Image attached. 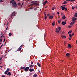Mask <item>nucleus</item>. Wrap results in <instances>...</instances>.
Wrapping results in <instances>:
<instances>
[{
    "mask_svg": "<svg viewBox=\"0 0 77 77\" xmlns=\"http://www.w3.org/2000/svg\"><path fill=\"white\" fill-rule=\"evenodd\" d=\"M12 6L14 8H16V7L18 6V5L17 4V3L15 1L13 2L12 3Z\"/></svg>",
    "mask_w": 77,
    "mask_h": 77,
    "instance_id": "1",
    "label": "nucleus"
},
{
    "mask_svg": "<svg viewBox=\"0 0 77 77\" xmlns=\"http://www.w3.org/2000/svg\"><path fill=\"white\" fill-rule=\"evenodd\" d=\"M72 20L73 23H75V22L77 20V19H76V18H75V17H73L72 18Z\"/></svg>",
    "mask_w": 77,
    "mask_h": 77,
    "instance_id": "2",
    "label": "nucleus"
},
{
    "mask_svg": "<svg viewBox=\"0 0 77 77\" xmlns=\"http://www.w3.org/2000/svg\"><path fill=\"white\" fill-rule=\"evenodd\" d=\"M29 68H30L29 67H26V68H25L24 69L25 71L26 72H27V71H29Z\"/></svg>",
    "mask_w": 77,
    "mask_h": 77,
    "instance_id": "3",
    "label": "nucleus"
},
{
    "mask_svg": "<svg viewBox=\"0 0 77 77\" xmlns=\"http://www.w3.org/2000/svg\"><path fill=\"white\" fill-rule=\"evenodd\" d=\"M12 16H15V12H14L11 15V18H12Z\"/></svg>",
    "mask_w": 77,
    "mask_h": 77,
    "instance_id": "4",
    "label": "nucleus"
},
{
    "mask_svg": "<svg viewBox=\"0 0 77 77\" xmlns=\"http://www.w3.org/2000/svg\"><path fill=\"white\" fill-rule=\"evenodd\" d=\"M66 22L63 21L62 22L61 24H62V25H65V24H66Z\"/></svg>",
    "mask_w": 77,
    "mask_h": 77,
    "instance_id": "5",
    "label": "nucleus"
},
{
    "mask_svg": "<svg viewBox=\"0 0 77 77\" xmlns=\"http://www.w3.org/2000/svg\"><path fill=\"white\" fill-rule=\"evenodd\" d=\"M31 5H37V6H38L39 5V4H38L37 3H34L32 4Z\"/></svg>",
    "mask_w": 77,
    "mask_h": 77,
    "instance_id": "6",
    "label": "nucleus"
},
{
    "mask_svg": "<svg viewBox=\"0 0 77 77\" xmlns=\"http://www.w3.org/2000/svg\"><path fill=\"white\" fill-rule=\"evenodd\" d=\"M29 71L30 72H32L33 71H34V69H29Z\"/></svg>",
    "mask_w": 77,
    "mask_h": 77,
    "instance_id": "7",
    "label": "nucleus"
},
{
    "mask_svg": "<svg viewBox=\"0 0 77 77\" xmlns=\"http://www.w3.org/2000/svg\"><path fill=\"white\" fill-rule=\"evenodd\" d=\"M70 56V54H69V53H67L66 54V57H69Z\"/></svg>",
    "mask_w": 77,
    "mask_h": 77,
    "instance_id": "8",
    "label": "nucleus"
},
{
    "mask_svg": "<svg viewBox=\"0 0 77 77\" xmlns=\"http://www.w3.org/2000/svg\"><path fill=\"white\" fill-rule=\"evenodd\" d=\"M54 17L53 16H50L49 17V19H52V18Z\"/></svg>",
    "mask_w": 77,
    "mask_h": 77,
    "instance_id": "9",
    "label": "nucleus"
},
{
    "mask_svg": "<svg viewBox=\"0 0 77 77\" xmlns=\"http://www.w3.org/2000/svg\"><path fill=\"white\" fill-rule=\"evenodd\" d=\"M66 17H65V15H64L63 16V17L62 18V20H64L65 19V18H66Z\"/></svg>",
    "mask_w": 77,
    "mask_h": 77,
    "instance_id": "10",
    "label": "nucleus"
},
{
    "mask_svg": "<svg viewBox=\"0 0 77 77\" xmlns=\"http://www.w3.org/2000/svg\"><path fill=\"white\" fill-rule=\"evenodd\" d=\"M21 48L20 47L16 51H21Z\"/></svg>",
    "mask_w": 77,
    "mask_h": 77,
    "instance_id": "11",
    "label": "nucleus"
},
{
    "mask_svg": "<svg viewBox=\"0 0 77 77\" xmlns=\"http://www.w3.org/2000/svg\"><path fill=\"white\" fill-rule=\"evenodd\" d=\"M7 75H9V76H10V75H12V74H11V73L10 72H8V74H7Z\"/></svg>",
    "mask_w": 77,
    "mask_h": 77,
    "instance_id": "12",
    "label": "nucleus"
},
{
    "mask_svg": "<svg viewBox=\"0 0 77 77\" xmlns=\"http://www.w3.org/2000/svg\"><path fill=\"white\" fill-rule=\"evenodd\" d=\"M37 75H38V74L35 73L34 75H33V77H37Z\"/></svg>",
    "mask_w": 77,
    "mask_h": 77,
    "instance_id": "13",
    "label": "nucleus"
},
{
    "mask_svg": "<svg viewBox=\"0 0 77 77\" xmlns=\"http://www.w3.org/2000/svg\"><path fill=\"white\" fill-rule=\"evenodd\" d=\"M35 65H30L29 66V67L30 68H33V67Z\"/></svg>",
    "mask_w": 77,
    "mask_h": 77,
    "instance_id": "14",
    "label": "nucleus"
},
{
    "mask_svg": "<svg viewBox=\"0 0 77 77\" xmlns=\"http://www.w3.org/2000/svg\"><path fill=\"white\" fill-rule=\"evenodd\" d=\"M61 37L63 38H66V35H61Z\"/></svg>",
    "mask_w": 77,
    "mask_h": 77,
    "instance_id": "15",
    "label": "nucleus"
},
{
    "mask_svg": "<svg viewBox=\"0 0 77 77\" xmlns=\"http://www.w3.org/2000/svg\"><path fill=\"white\" fill-rule=\"evenodd\" d=\"M25 66H24V67H20V69H25Z\"/></svg>",
    "mask_w": 77,
    "mask_h": 77,
    "instance_id": "16",
    "label": "nucleus"
},
{
    "mask_svg": "<svg viewBox=\"0 0 77 77\" xmlns=\"http://www.w3.org/2000/svg\"><path fill=\"white\" fill-rule=\"evenodd\" d=\"M61 21H62V20L61 19H60L59 20H58V22L59 24H60V23H61Z\"/></svg>",
    "mask_w": 77,
    "mask_h": 77,
    "instance_id": "17",
    "label": "nucleus"
},
{
    "mask_svg": "<svg viewBox=\"0 0 77 77\" xmlns=\"http://www.w3.org/2000/svg\"><path fill=\"white\" fill-rule=\"evenodd\" d=\"M61 9L62 10H64L65 9V7H62Z\"/></svg>",
    "mask_w": 77,
    "mask_h": 77,
    "instance_id": "18",
    "label": "nucleus"
},
{
    "mask_svg": "<svg viewBox=\"0 0 77 77\" xmlns=\"http://www.w3.org/2000/svg\"><path fill=\"white\" fill-rule=\"evenodd\" d=\"M37 65H38V66H39V67H41V64H39V63H37Z\"/></svg>",
    "mask_w": 77,
    "mask_h": 77,
    "instance_id": "19",
    "label": "nucleus"
},
{
    "mask_svg": "<svg viewBox=\"0 0 77 77\" xmlns=\"http://www.w3.org/2000/svg\"><path fill=\"white\" fill-rule=\"evenodd\" d=\"M36 2H37V1H33L32 2H31V3H36Z\"/></svg>",
    "mask_w": 77,
    "mask_h": 77,
    "instance_id": "20",
    "label": "nucleus"
},
{
    "mask_svg": "<svg viewBox=\"0 0 77 77\" xmlns=\"http://www.w3.org/2000/svg\"><path fill=\"white\" fill-rule=\"evenodd\" d=\"M58 29L60 31V32H61V31H62V30H61V28H60V27H59Z\"/></svg>",
    "mask_w": 77,
    "mask_h": 77,
    "instance_id": "21",
    "label": "nucleus"
},
{
    "mask_svg": "<svg viewBox=\"0 0 77 77\" xmlns=\"http://www.w3.org/2000/svg\"><path fill=\"white\" fill-rule=\"evenodd\" d=\"M68 47H69V48H71V47H72L71 46V45L69 44L68 45Z\"/></svg>",
    "mask_w": 77,
    "mask_h": 77,
    "instance_id": "22",
    "label": "nucleus"
},
{
    "mask_svg": "<svg viewBox=\"0 0 77 77\" xmlns=\"http://www.w3.org/2000/svg\"><path fill=\"white\" fill-rule=\"evenodd\" d=\"M10 70V69H9V68H8L6 71L7 72H9V71Z\"/></svg>",
    "mask_w": 77,
    "mask_h": 77,
    "instance_id": "23",
    "label": "nucleus"
},
{
    "mask_svg": "<svg viewBox=\"0 0 77 77\" xmlns=\"http://www.w3.org/2000/svg\"><path fill=\"white\" fill-rule=\"evenodd\" d=\"M3 33L2 32L1 33V35H2V36L1 37V38H3V36H4V34H2Z\"/></svg>",
    "mask_w": 77,
    "mask_h": 77,
    "instance_id": "24",
    "label": "nucleus"
},
{
    "mask_svg": "<svg viewBox=\"0 0 77 77\" xmlns=\"http://www.w3.org/2000/svg\"><path fill=\"white\" fill-rule=\"evenodd\" d=\"M52 26H54L55 25V22H53L52 24Z\"/></svg>",
    "mask_w": 77,
    "mask_h": 77,
    "instance_id": "25",
    "label": "nucleus"
},
{
    "mask_svg": "<svg viewBox=\"0 0 77 77\" xmlns=\"http://www.w3.org/2000/svg\"><path fill=\"white\" fill-rule=\"evenodd\" d=\"M9 36H12V33H11V32H10L9 34Z\"/></svg>",
    "mask_w": 77,
    "mask_h": 77,
    "instance_id": "26",
    "label": "nucleus"
},
{
    "mask_svg": "<svg viewBox=\"0 0 77 77\" xmlns=\"http://www.w3.org/2000/svg\"><path fill=\"white\" fill-rule=\"evenodd\" d=\"M75 17H77V12L75 14V15H74Z\"/></svg>",
    "mask_w": 77,
    "mask_h": 77,
    "instance_id": "27",
    "label": "nucleus"
},
{
    "mask_svg": "<svg viewBox=\"0 0 77 77\" xmlns=\"http://www.w3.org/2000/svg\"><path fill=\"white\" fill-rule=\"evenodd\" d=\"M74 23H73L72 22H71V23H70V25L71 26H72V25H73V24H74Z\"/></svg>",
    "mask_w": 77,
    "mask_h": 77,
    "instance_id": "28",
    "label": "nucleus"
},
{
    "mask_svg": "<svg viewBox=\"0 0 77 77\" xmlns=\"http://www.w3.org/2000/svg\"><path fill=\"white\" fill-rule=\"evenodd\" d=\"M69 36L70 38H72V35H71V34H70L69 35Z\"/></svg>",
    "mask_w": 77,
    "mask_h": 77,
    "instance_id": "29",
    "label": "nucleus"
},
{
    "mask_svg": "<svg viewBox=\"0 0 77 77\" xmlns=\"http://www.w3.org/2000/svg\"><path fill=\"white\" fill-rule=\"evenodd\" d=\"M18 6H21V3H18Z\"/></svg>",
    "mask_w": 77,
    "mask_h": 77,
    "instance_id": "30",
    "label": "nucleus"
},
{
    "mask_svg": "<svg viewBox=\"0 0 77 77\" xmlns=\"http://www.w3.org/2000/svg\"><path fill=\"white\" fill-rule=\"evenodd\" d=\"M72 31H70L68 32V34H69L70 33H72Z\"/></svg>",
    "mask_w": 77,
    "mask_h": 77,
    "instance_id": "31",
    "label": "nucleus"
},
{
    "mask_svg": "<svg viewBox=\"0 0 77 77\" xmlns=\"http://www.w3.org/2000/svg\"><path fill=\"white\" fill-rule=\"evenodd\" d=\"M7 72V71H6L5 72V75H6L7 74V72Z\"/></svg>",
    "mask_w": 77,
    "mask_h": 77,
    "instance_id": "32",
    "label": "nucleus"
},
{
    "mask_svg": "<svg viewBox=\"0 0 77 77\" xmlns=\"http://www.w3.org/2000/svg\"><path fill=\"white\" fill-rule=\"evenodd\" d=\"M23 3H24V2H23L22 3V5H21V8H22V7H23Z\"/></svg>",
    "mask_w": 77,
    "mask_h": 77,
    "instance_id": "33",
    "label": "nucleus"
},
{
    "mask_svg": "<svg viewBox=\"0 0 77 77\" xmlns=\"http://www.w3.org/2000/svg\"><path fill=\"white\" fill-rule=\"evenodd\" d=\"M45 20H47V16H45Z\"/></svg>",
    "mask_w": 77,
    "mask_h": 77,
    "instance_id": "34",
    "label": "nucleus"
},
{
    "mask_svg": "<svg viewBox=\"0 0 77 77\" xmlns=\"http://www.w3.org/2000/svg\"><path fill=\"white\" fill-rule=\"evenodd\" d=\"M75 0H70V1L71 2H74V1H75Z\"/></svg>",
    "mask_w": 77,
    "mask_h": 77,
    "instance_id": "35",
    "label": "nucleus"
},
{
    "mask_svg": "<svg viewBox=\"0 0 77 77\" xmlns=\"http://www.w3.org/2000/svg\"><path fill=\"white\" fill-rule=\"evenodd\" d=\"M63 3H64V4H66V3H67V2H66V1H64L63 2Z\"/></svg>",
    "mask_w": 77,
    "mask_h": 77,
    "instance_id": "36",
    "label": "nucleus"
},
{
    "mask_svg": "<svg viewBox=\"0 0 77 77\" xmlns=\"http://www.w3.org/2000/svg\"><path fill=\"white\" fill-rule=\"evenodd\" d=\"M14 2L13 0L11 1L10 2V3H12V2Z\"/></svg>",
    "mask_w": 77,
    "mask_h": 77,
    "instance_id": "37",
    "label": "nucleus"
},
{
    "mask_svg": "<svg viewBox=\"0 0 77 77\" xmlns=\"http://www.w3.org/2000/svg\"><path fill=\"white\" fill-rule=\"evenodd\" d=\"M65 9V11H66L67 10H68V9L65 7V8L64 9Z\"/></svg>",
    "mask_w": 77,
    "mask_h": 77,
    "instance_id": "38",
    "label": "nucleus"
},
{
    "mask_svg": "<svg viewBox=\"0 0 77 77\" xmlns=\"http://www.w3.org/2000/svg\"><path fill=\"white\" fill-rule=\"evenodd\" d=\"M72 9H74V8H75V7H74L73 6H72Z\"/></svg>",
    "mask_w": 77,
    "mask_h": 77,
    "instance_id": "39",
    "label": "nucleus"
},
{
    "mask_svg": "<svg viewBox=\"0 0 77 77\" xmlns=\"http://www.w3.org/2000/svg\"><path fill=\"white\" fill-rule=\"evenodd\" d=\"M56 32L59 33V31H56Z\"/></svg>",
    "mask_w": 77,
    "mask_h": 77,
    "instance_id": "40",
    "label": "nucleus"
},
{
    "mask_svg": "<svg viewBox=\"0 0 77 77\" xmlns=\"http://www.w3.org/2000/svg\"><path fill=\"white\" fill-rule=\"evenodd\" d=\"M0 40H1V41H2L3 40V38L2 37H0Z\"/></svg>",
    "mask_w": 77,
    "mask_h": 77,
    "instance_id": "41",
    "label": "nucleus"
},
{
    "mask_svg": "<svg viewBox=\"0 0 77 77\" xmlns=\"http://www.w3.org/2000/svg\"><path fill=\"white\" fill-rule=\"evenodd\" d=\"M2 47H3V44H2V45L0 46V49H1Z\"/></svg>",
    "mask_w": 77,
    "mask_h": 77,
    "instance_id": "42",
    "label": "nucleus"
},
{
    "mask_svg": "<svg viewBox=\"0 0 77 77\" xmlns=\"http://www.w3.org/2000/svg\"><path fill=\"white\" fill-rule=\"evenodd\" d=\"M68 27H69V28H71V26H69Z\"/></svg>",
    "mask_w": 77,
    "mask_h": 77,
    "instance_id": "43",
    "label": "nucleus"
},
{
    "mask_svg": "<svg viewBox=\"0 0 77 77\" xmlns=\"http://www.w3.org/2000/svg\"><path fill=\"white\" fill-rule=\"evenodd\" d=\"M44 15H45V16L46 15V13L45 12H44Z\"/></svg>",
    "mask_w": 77,
    "mask_h": 77,
    "instance_id": "44",
    "label": "nucleus"
},
{
    "mask_svg": "<svg viewBox=\"0 0 77 77\" xmlns=\"http://www.w3.org/2000/svg\"><path fill=\"white\" fill-rule=\"evenodd\" d=\"M47 1H46L45 2V3H47Z\"/></svg>",
    "mask_w": 77,
    "mask_h": 77,
    "instance_id": "45",
    "label": "nucleus"
},
{
    "mask_svg": "<svg viewBox=\"0 0 77 77\" xmlns=\"http://www.w3.org/2000/svg\"><path fill=\"white\" fill-rule=\"evenodd\" d=\"M57 15H59V12H57Z\"/></svg>",
    "mask_w": 77,
    "mask_h": 77,
    "instance_id": "46",
    "label": "nucleus"
},
{
    "mask_svg": "<svg viewBox=\"0 0 77 77\" xmlns=\"http://www.w3.org/2000/svg\"><path fill=\"white\" fill-rule=\"evenodd\" d=\"M3 0H0L1 2H3Z\"/></svg>",
    "mask_w": 77,
    "mask_h": 77,
    "instance_id": "47",
    "label": "nucleus"
},
{
    "mask_svg": "<svg viewBox=\"0 0 77 77\" xmlns=\"http://www.w3.org/2000/svg\"><path fill=\"white\" fill-rule=\"evenodd\" d=\"M66 5H62L61 7V8H62V7H63V6H65Z\"/></svg>",
    "mask_w": 77,
    "mask_h": 77,
    "instance_id": "48",
    "label": "nucleus"
},
{
    "mask_svg": "<svg viewBox=\"0 0 77 77\" xmlns=\"http://www.w3.org/2000/svg\"><path fill=\"white\" fill-rule=\"evenodd\" d=\"M50 14H47L48 16H50Z\"/></svg>",
    "mask_w": 77,
    "mask_h": 77,
    "instance_id": "49",
    "label": "nucleus"
},
{
    "mask_svg": "<svg viewBox=\"0 0 77 77\" xmlns=\"http://www.w3.org/2000/svg\"><path fill=\"white\" fill-rule=\"evenodd\" d=\"M67 2H70V0H66Z\"/></svg>",
    "mask_w": 77,
    "mask_h": 77,
    "instance_id": "50",
    "label": "nucleus"
},
{
    "mask_svg": "<svg viewBox=\"0 0 77 77\" xmlns=\"http://www.w3.org/2000/svg\"><path fill=\"white\" fill-rule=\"evenodd\" d=\"M69 40H71V38H69Z\"/></svg>",
    "mask_w": 77,
    "mask_h": 77,
    "instance_id": "51",
    "label": "nucleus"
},
{
    "mask_svg": "<svg viewBox=\"0 0 77 77\" xmlns=\"http://www.w3.org/2000/svg\"><path fill=\"white\" fill-rule=\"evenodd\" d=\"M43 5H44V6H45V4H46V3H44H44H43Z\"/></svg>",
    "mask_w": 77,
    "mask_h": 77,
    "instance_id": "52",
    "label": "nucleus"
},
{
    "mask_svg": "<svg viewBox=\"0 0 77 77\" xmlns=\"http://www.w3.org/2000/svg\"><path fill=\"white\" fill-rule=\"evenodd\" d=\"M31 64H33V62H32L31 63Z\"/></svg>",
    "mask_w": 77,
    "mask_h": 77,
    "instance_id": "53",
    "label": "nucleus"
},
{
    "mask_svg": "<svg viewBox=\"0 0 77 77\" xmlns=\"http://www.w3.org/2000/svg\"><path fill=\"white\" fill-rule=\"evenodd\" d=\"M36 9H36V8H34V10H35V11H36Z\"/></svg>",
    "mask_w": 77,
    "mask_h": 77,
    "instance_id": "54",
    "label": "nucleus"
},
{
    "mask_svg": "<svg viewBox=\"0 0 77 77\" xmlns=\"http://www.w3.org/2000/svg\"><path fill=\"white\" fill-rule=\"evenodd\" d=\"M54 8H52V10H54Z\"/></svg>",
    "mask_w": 77,
    "mask_h": 77,
    "instance_id": "55",
    "label": "nucleus"
},
{
    "mask_svg": "<svg viewBox=\"0 0 77 77\" xmlns=\"http://www.w3.org/2000/svg\"><path fill=\"white\" fill-rule=\"evenodd\" d=\"M61 15H63V14L62 13H61Z\"/></svg>",
    "mask_w": 77,
    "mask_h": 77,
    "instance_id": "56",
    "label": "nucleus"
},
{
    "mask_svg": "<svg viewBox=\"0 0 77 77\" xmlns=\"http://www.w3.org/2000/svg\"><path fill=\"white\" fill-rule=\"evenodd\" d=\"M56 30L57 31H58V29L57 28L56 29Z\"/></svg>",
    "mask_w": 77,
    "mask_h": 77,
    "instance_id": "57",
    "label": "nucleus"
},
{
    "mask_svg": "<svg viewBox=\"0 0 77 77\" xmlns=\"http://www.w3.org/2000/svg\"><path fill=\"white\" fill-rule=\"evenodd\" d=\"M62 33V34H64V32H63Z\"/></svg>",
    "mask_w": 77,
    "mask_h": 77,
    "instance_id": "58",
    "label": "nucleus"
},
{
    "mask_svg": "<svg viewBox=\"0 0 77 77\" xmlns=\"http://www.w3.org/2000/svg\"><path fill=\"white\" fill-rule=\"evenodd\" d=\"M74 35V33H73L72 34V36H73V35Z\"/></svg>",
    "mask_w": 77,
    "mask_h": 77,
    "instance_id": "59",
    "label": "nucleus"
},
{
    "mask_svg": "<svg viewBox=\"0 0 77 77\" xmlns=\"http://www.w3.org/2000/svg\"><path fill=\"white\" fill-rule=\"evenodd\" d=\"M6 30H8V27H7L6 28Z\"/></svg>",
    "mask_w": 77,
    "mask_h": 77,
    "instance_id": "60",
    "label": "nucleus"
},
{
    "mask_svg": "<svg viewBox=\"0 0 77 77\" xmlns=\"http://www.w3.org/2000/svg\"><path fill=\"white\" fill-rule=\"evenodd\" d=\"M2 42V40H0V42Z\"/></svg>",
    "mask_w": 77,
    "mask_h": 77,
    "instance_id": "61",
    "label": "nucleus"
},
{
    "mask_svg": "<svg viewBox=\"0 0 77 77\" xmlns=\"http://www.w3.org/2000/svg\"><path fill=\"white\" fill-rule=\"evenodd\" d=\"M5 39H4V42H5Z\"/></svg>",
    "mask_w": 77,
    "mask_h": 77,
    "instance_id": "62",
    "label": "nucleus"
},
{
    "mask_svg": "<svg viewBox=\"0 0 77 77\" xmlns=\"http://www.w3.org/2000/svg\"><path fill=\"white\" fill-rule=\"evenodd\" d=\"M23 47V45H21L20 46V47Z\"/></svg>",
    "mask_w": 77,
    "mask_h": 77,
    "instance_id": "63",
    "label": "nucleus"
},
{
    "mask_svg": "<svg viewBox=\"0 0 77 77\" xmlns=\"http://www.w3.org/2000/svg\"><path fill=\"white\" fill-rule=\"evenodd\" d=\"M76 44H77V41L76 42Z\"/></svg>",
    "mask_w": 77,
    "mask_h": 77,
    "instance_id": "64",
    "label": "nucleus"
}]
</instances>
